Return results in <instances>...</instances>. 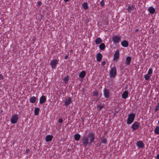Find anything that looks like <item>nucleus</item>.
<instances>
[{
    "label": "nucleus",
    "instance_id": "nucleus-1",
    "mask_svg": "<svg viewBox=\"0 0 159 159\" xmlns=\"http://www.w3.org/2000/svg\"><path fill=\"white\" fill-rule=\"evenodd\" d=\"M95 139V133L93 132H89L88 136H84L81 137V141L83 147H86L87 145H91L94 142Z\"/></svg>",
    "mask_w": 159,
    "mask_h": 159
},
{
    "label": "nucleus",
    "instance_id": "nucleus-2",
    "mask_svg": "<svg viewBox=\"0 0 159 159\" xmlns=\"http://www.w3.org/2000/svg\"><path fill=\"white\" fill-rule=\"evenodd\" d=\"M135 115L134 113H130L128 115L127 119V123L128 125H129L132 123L134 120Z\"/></svg>",
    "mask_w": 159,
    "mask_h": 159
},
{
    "label": "nucleus",
    "instance_id": "nucleus-3",
    "mask_svg": "<svg viewBox=\"0 0 159 159\" xmlns=\"http://www.w3.org/2000/svg\"><path fill=\"white\" fill-rule=\"evenodd\" d=\"M116 75V70L115 67L112 68L110 73V75L111 78H114Z\"/></svg>",
    "mask_w": 159,
    "mask_h": 159
},
{
    "label": "nucleus",
    "instance_id": "nucleus-4",
    "mask_svg": "<svg viewBox=\"0 0 159 159\" xmlns=\"http://www.w3.org/2000/svg\"><path fill=\"white\" fill-rule=\"evenodd\" d=\"M18 120V115L14 114L11 118V121L12 124H15L17 123Z\"/></svg>",
    "mask_w": 159,
    "mask_h": 159
},
{
    "label": "nucleus",
    "instance_id": "nucleus-5",
    "mask_svg": "<svg viewBox=\"0 0 159 159\" xmlns=\"http://www.w3.org/2000/svg\"><path fill=\"white\" fill-rule=\"evenodd\" d=\"M140 123L139 122L135 121L132 124L131 127L133 130L137 129L139 126Z\"/></svg>",
    "mask_w": 159,
    "mask_h": 159
},
{
    "label": "nucleus",
    "instance_id": "nucleus-6",
    "mask_svg": "<svg viewBox=\"0 0 159 159\" xmlns=\"http://www.w3.org/2000/svg\"><path fill=\"white\" fill-rule=\"evenodd\" d=\"M58 63L57 60L55 59L52 60L50 62V65L52 69H55Z\"/></svg>",
    "mask_w": 159,
    "mask_h": 159
},
{
    "label": "nucleus",
    "instance_id": "nucleus-7",
    "mask_svg": "<svg viewBox=\"0 0 159 159\" xmlns=\"http://www.w3.org/2000/svg\"><path fill=\"white\" fill-rule=\"evenodd\" d=\"M120 38L119 36H115L113 37L112 39L114 43H118L120 40Z\"/></svg>",
    "mask_w": 159,
    "mask_h": 159
},
{
    "label": "nucleus",
    "instance_id": "nucleus-8",
    "mask_svg": "<svg viewBox=\"0 0 159 159\" xmlns=\"http://www.w3.org/2000/svg\"><path fill=\"white\" fill-rule=\"evenodd\" d=\"M120 53L118 50H116V52L114 55L113 60L116 61L119 57Z\"/></svg>",
    "mask_w": 159,
    "mask_h": 159
},
{
    "label": "nucleus",
    "instance_id": "nucleus-9",
    "mask_svg": "<svg viewBox=\"0 0 159 159\" xmlns=\"http://www.w3.org/2000/svg\"><path fill=\"white\" fill-rule=\"evenodd\" d=\"M103 92L104 97L106 98H108L110 93L109 90L105 88L103 90Z\"/></svg>",
    "mask_w": 159,
    "mask_h": 159
},
{
    "label": "nucleus",
    "instance_id": "nucleus-10",
    "mask_svg": "<svg viewBox=\"0 0 159 159\" xmlns=\"http://www.w3.org/2000/svg\"><path fill=\"white\" fill-rule=\"evenodd\" d=\"M138 147L142 148L144 147V144L141 141H138L136 143Z\"/></svg>",
    "mask_w": 159,
    "mask_h": 159
},
{
    "label": "nucleus",
    "instance_id": "nucleus-11",
    "mask_svg": "<svg viewBox=\"0 0 159 159\" xmlns=\"http://www.w3.org/2000/svg\"><path fill=\"white\" fill-rule=\"evenodd\" d=\"M131 58L130 56L127 57L125 59V64L126 66H129L130 64Z\"/></svg>",
    "mask_w": 159,
    "mask_h": 159
},
{
    "label": "nucleus",
    "instance_id": "nucleus-12",
    "mask_svg": "<svg viewBox=\"0 0 159 159\" xmlns=\"http://www.w3.org/2000/svg\"><path fill=\"white\" fill-rule=\"evenodd\" d=\"M135 8V6L134 5L132 4L131 5H129L127 7V10L129 13L131 12V11L133 10Z\"/></svg>",
    "mask_w": 159,
    "mask_h": 159
},
{
    "label": "nucleus",
    "instance_id": "nucleus-13",
    "mask_svg": "<svg viewBox=\"0 0 159 159\" xmlns=\"http://www.w3.org/2000/svg\"><path fill=\"white\" fill-rule=\"evenodd\" d=\"M72 102L71 99L70 97L66 99L65 101V105L66 106H68Z\"/></svg>",
    "mask_w": 159,
    "mask_h": 159
},
{
    "label": "nucleus",
    "instance_id": "nucleus-14",
    "mask_svg": "<svg viewBox=\"0 0 159 159\" xmlns=\"http://www.w3.org/2000/svg\"><path fill=\"white\" fill-rule=\"evenodd\" d=\"M46 99V97L45 96H42L40 98L39 103L41 104H43L45 102Z\"/></svg>",
    "mask_w": 159,
    "mask_h": 159
},
{
    "label": "nucleus",
    "instance_id": "nucleus-15",
    "mask_svg": "<svg viewBox=\"0 0 159 159\" xmlns=\"http://www.w3.org/2000/svg\"><path fill=\"white\" fill-rule=\"evenodd\" d=\"M53 138V136L52 135H47L45 138V141L47 142H50L52 140Z\"/></svg>",
    "mask_w": 159,
    "mask_h": 159
},
{
    "label": "nucleus",
    "instance_id": "nucleus-16",
    "mask_svg": "<svg viewBox=\"0 0 159 159\" xmlns=\"http://www.w3.org/2000/svg\"><path fill=\"white\" fill-rule=\"evenodd\" d=\"M148 11L150 14H154L155 12V8L152 7H149L148 9Z\"/></svg>",
    "mask_w": 159,
    "mask_h": 159
},
{
    "label": "nucleus",
    "instance_id": "nucleus-17",
    "mask_svg": "<svg viewBox=\"0 0 159 159\" xmlns=\"http://www.w3.org/2000/svg\"><path fill=\"white\" fill-rule=\"evenodd\" d=\"M101 143L105 144L107 143V139L105 137L104 135H102L101 138Z\"/></svg>",
    "mask_w": 159,
    "mask_h": 159
},
{
    "label": "nucleus",
    "instance_id": "nucleus-18",
    "mask_svg": "<svg viewBox=\"0 0 159 159\" xmlns=\"http://www.w3.org/2000/svg\"><path fill=\"white\" fill-rule=\"evenodd\" d=\"M102 55L100 53H98L96 56V59L98 61H100L102 58Z\"/></svg>",
    "mask_w": 159,
    "mask_h": 159
},
{
    "label": "nucleus",
    "instance_id": "nucleus-19",
    "mask_svg": "<svg viewBox=\"0 0 159 159\" xmlns=\"http://www.w3.org/2000/svg\"><path fill=\"white\" fill-rule=\"evenodd\" d=\"M128 95V92L127 91H124L122 94V97L123 98L126 99Z\"/></svg>",
    "mask_w": 159,
    "mask_h": 159
},
{
    "label": "nucleus",
    "instance_id": "nucleus-20",
    "mask_svg": "<svg viewBox=\"0 0 159 159\" xmlns=\"http://www.w3.org/2000/svg\"><path fill=\"white\" fill-rule=\"evenodd\" d=\"M121 44L123 47H126L128 46L129 43L126 40H124L121 42Z\"/></svg>",
    "mask_w": 159,
    "mask_h": 159
},
{
    "label": "nucleus",
    "instance_id": "nucleus-21",
    "mask_svg": "<svg viewBox=\"0 0 159 159\" xmlns=\"http://www.w3.org/2000/svg\"><path fill=\"white\" fill-rule=\"evenodd\" d=\"M86 75V72L84 71H82L79 74V76L81 78H84Z\"/></svg>",
    "mask_w": 159,
    "mask_h": 159
},
{
    "label": "nucleus",
    "instance_id": "nucleus-22",
    "mask_svg": "<svg viewBox=\"0 0 159 159\" xmlns=\"http://www.w3.org/2000/svg\"><path fill=\"white\" fill-rule=\"evenodd\" d=\"M80 135L79 134H77L74 135V138L76 141H78L80 140Z\"/></svg>",
    "mask_w": 159,
    "mask_h": 159
},
{
    "label": "nucleus",
    "instance_id": "nucleus-23",
    "mask_svg": "<svg viewBox=\"0 0 159 159\" xmlns=\"http://www.w3.org/2000/svg\"><path fill=\"white\" fill-rule=\"evenodd\" d=\"M102 42V40L101 39L100 37H98L96 39L95 42L96 44H98L101 43Z\"/></svg>",
    "mask_w": 159,
    "mask_h": 159
},
{
    "label": "nucleus",
    "instance_id": "nucleus-24",
    "mask_svg": "<svg viewBox=\"0 0 159 159\" xmlns=\"http://www.w3.org/2000/svg\"><path fill=\"white\" fill-rule=\"evenodd\" d=\"M63 83L64 84H66L68 82L69 80V77L68 76H66L63 78Z\"/></svg>",
    "mask_w": 159,
    "mask_h": 159
},
{
    "label": "nucleus",
    "instance_id": "nucleus-25",
    "mask_svg": "<svg viewBox=\"0 0 159 159\" xmlns=\"http://www.w3.org/2000/svg\"><path fill=\"white\" fill-rule=\"evenodd\" d=\"M36 100V97L34 96L31 97L30 99V101L31 103H34Z\"/></svg>",
    "mask_w": 159,
    "mask_h": 159
},
{
    "label": "nucleus",
    "instance_id": "nucleus-26",
    "mask_svg": "<svg viewBox=\"0 0 159 159\" xmlns=\"http://www.w3.org/2000/svg\"><path fill=\"white\" fill-rule=\"evenodd\" d=\"M82 7L85 10H87L88 8V6L87 2L84 3L82 5Z\"/></svg>",
    "mask_w": 159,
    "mask_h": 159
},
{
    "label": "nucleus",
    "instance_id": "nucleus-27",
    "mask_svg": "<svg viewBox=\"0 0 159 159\" xmlns=\"http://www.w3.org/2000/svg\"><path fill=\"white\" fill-rule=\"evenodd\" d=\"M40 111V109L38 108H35L34 110V114L35 116H37L39 113V112Z\"/></svg>",
    "mask_w": 159,
    "mask_h": 159
},
{
    "label": "nucleus",
    "instance_id": "nucleus-28",
    "mask_svg": "<svg viewBox=\"0 0 159 159\" xmlns=\"http://www.w3.org/2000/svg\"><path fill=\"white\" fill-rule=\"evenodd\" d=\"M154 132L156 134H159V126H157L154 129Z\"/></svg>",
    "mask_w": 159,
    "mask_h": 159
},
{
    "label": "nucleus",
    "instance_id": "nucleus-29",
    "mask_svg": "<svg viewBox=\"0 0 159 159\" xmlns=\"http://www.w3.org/2000/svg\"><path fill=\"white\" fill-rule=\"evenodd\" d=\"M105 47V45L103 43H101L99 46V48L100 50H103Z\"/></svg>",
    "mask_w": 159,
    "mask_h": 159
},
{
    "label": "nucleus",
    "instance_id": "nucleus-30",
    "mask_svg": "<svg viewBox=\"0 0 159 159\" xmlns=\"http://www.w3.org/2000/svg\"><path fill=\"white\" fill-rule=\"evenodd\" d=\"M150 77L151 76L147 74L144 75V78L146 80H148L150 79Z\"/></svg>",
    "mask_w": 159,
    "mask_h": 159
},
{
    "label": "nucleus",
    "instance_id": "nucleus-31",
    "mask_svg": "<svg viewBox=\"0 0 159 159\" xmlns=\"http://www.w3.org/2000/svg\"><path fill=\"white\" fill-rule=\"evenodd\" d=\"M159 110V102L157 104L154 108V111L157 112Z\"/></svg>",
    "mask_w": 159,
    "mask_h": 159
},
{
    "label": "nucleus",
    "instance_id": "nucleus-32",
    "mask_svg": "<svg viewBox=\"0 0 159 159\" xmlns=\"http://www.w3.org/2000/svg\"><path fill=\"white\" fill-rule=\"evenodd\" d=\"M152 71H153V69L152 68L149 69L148 71V74L149 75L152 74Z\"/></svg>",
    "mask_w": 159,
    "mask_h": 159
},
{
    "label": "nucleus",
    "instance_id": "nucleus-33",
    "mask_svg": "<svg viewBox=\"0 0 159 159\" xmlns=\"http://www.w3.org/2000/svg\"><path fill=\"white\" fill-rule=\"evenodd\" d=\"M98 93L97 91H95L93 92V94L94 96H98Z\"/></svg>",
    "mask_w": 159,
    "mask_h": 159
},
{
    "label": "nucleus",
    "instance_id": "nucleus-34",
    "mask_svg": "<svg viewBox=\"0 0 159 159\" xmlns=\"http://www.w3.org/2000/svg\"><path fill=\"white\" fill-rule=\"evenodd\" d=\"M105 4L103 0H102L100 2V5L101 6H103Z\"/></svg>",
    "mask_w": 159,
    "mask_h": 159
},
{
    "label": "nucleus",
    "instance_id": "nucleus-35",
    "mask_svg": "<svg viewBox=\"0 0 159 159\" xmlns=\"http://www.w3.org/2000/svg\"><path fill=\"white\" fill-rule=\"evenodd\" d=\"M98 108L99 110L101 111L102 108L103 107V106L99 105L98 106Z\"/></svg>",
    "mask_w": 159,
    "mask_h": 159
},
{
    "label": "nucleus",
    "instance_id": "nucleus-36",
    "mask_svg": "<svg viewBox=\"0 0 159 159\" xmlns=\"http://www.w3.org/2000/svg\"><path fill=\"white\" fill-rule=\"evenodd\" d=\"M63 120L61 118L59 119L58 120V122L59 123H62L63 122Z\"/></svg>",
    "mask_w": 159,
    "mask_h": 159
},
{
    "label": "nucleus",
    "instance_id": "nucleus-37",
    "mask_svg": "<svg viewBox=\"0 0 159 159\" xmlns=\"http://www.w3.org/2000/svg\"><path fill=\"white\" fill-rule=\"evenodd\" d=\"M4 78L2 74H0V80H3Z\"/></svg>",
    "mask_w": 159,
    "mask_h": 159
},
{
    "label": "nucleus",
    "instance_id": "nucleus-38",
    "mask_svg": "<svg viewBox=\"0 0 159 159\" xmlns=\"http://www.w3.org/2000/svg\"><path fill=\"white\" fill-rule=\"evenodd\" d=\"M106 64V61H103L102 62V66L105 65Z\"/></svg>",
    "mask_w": 159,
    "mask_h": 159
},
{
    "label": "nucleus",
    "instance_id": "nucleus-39",
    "mask_svg": "<svg viewBox=\"0 0 159 159\" xmlns=\"http://www.w3.org/2000/svg\"><path fill=\"white\" fill-rule=\"evenodd\" d=\"M30 149L29 148L27 149L26 150V152L27 153H29L30 152Z\"/></svg>",
    "mask_w": 159,
    "mask_h": 159
},
{
    "label": "nucleus",
    "instance_id": "nucleus-40",
    "mask_svg": "<svg viewBox=\"0 0 159 159\" xmlns=\"http://www.w3.org/2000/svg\"><path fill=\"white\" fill-rule=\"evenodd\" d=\"M37 4L39 6H41L42 4V3L41 2H38Z\"/></svg>",
    "mask_w": 159,
    "mask_h": 159
},
{
    "label": "nucleus",
    "instance_id": "nucleus-41",
    "mask_svg": "<svg viewBox=\"0 0 159 159\" xmlns=\"http://www.w3.org/2000/svg\"><path fill=\"white\" fill-rule=\"evenodd\" d=\"M68 57V56L67 55L65 56L64 58L65 59H67Z\"/></svg>",
    "mask_w": 159,
    "mask_h": 159
},
{
    "label": "nucleus",
    "instance_id": "nucleus-42",
    "mask_svg": "<svg viewBox=\"0 0 159 159\" xmlns=\"http://www.w3.org/2000/svg\"><path fill=\"white\" fill-rule=\"evenodd\" d=\"M157 159H159V154H158L156 157Z\"/></svg>",
    "mask_w": 159,
    "mask_h": 159
},
{
    "label": "nucleus",
    "instance_id": "nucleus-43",
    "mask_svg": "<svg viewBox=\"0 0 159 159\" xmlns=\"http://www.w3.org/2000/svg\"><path fill=\"white\" fill-rule=\"evenodd\" d=\"M139 30L137 29H136L135 30V33L137 32H138V31Z\"/></svg>",
    "mask_w": 159,
    "mask_h": 159
},
{
    "label": "nucleus",
    "instance_id": "nucleus-44",
    "mask_svg": "<svg viewBox=\"0 0 159 159\" xmlns=\"http://www.w3.org/2000/svg\"><path fill=\"white\" fill-rule=\"evenodd\" d=\"M69 0H64V1L66 2H67Z\"/></svg>",
    "mask_w": 159,
    "mask_h": 159
},
{
    "label": "nucleus",
    "instance_id": "nucleus-45",
    "mask_svg": "<svg viewBox=\"0 0 159 159\" xmlns=\"http://www.w3.org/2000/svg\"><path fill=\"white\" fill-rule=\"evenodd\" d=\"M158 124H159V120H158Z\"/></svg>",
    "mask_w": 159,
    "mask_h": 159
}]
</instances>
